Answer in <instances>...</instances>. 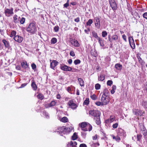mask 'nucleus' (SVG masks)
<instances>
[{
	"mask_svg": "<svg viewBox=\"0 0 147 147\" xmlns=\"http://www.w3.org/2000/svg\"><path fill=\"white\" fill-rule=\"evenodd\" d=\"M77 143L76 141H71L68 143L67 145V147H74L76 146Z\"/></svg>",
	"mask_w": 147,
	"mask_h": 147,
	"instance_id": "20",
	"label": "nucleus"
},
{
	"mask_svg": "<svg viewBox=\"0 0 147 147\" xmlns=\"http://www.w3.org/2000/svg\"><path fill=\"white\" fill-rule=\"evenodd\" d=\"M142 137V135L140 134H138L137 136V140L140 141Z\"/></svg>",
	"mask_w": 147,
	"mask_h": 147,
	"instance_id": "55",
	"label": "nucleus"
},
{
	"mask_svg": "<svg viewBox=\"0 0 147 147\" xmlns=\"http://www.w3.org/2000/svg\"><path fill=\"white\" fill-rule=\"evenodd\" d=\"M26 31L32 34L35 33L37 30V28L36 24L34 22L30 23L28 26L26 27Z\"/></svg>",
	"mask_w": 147,
	"mask_h": 147,
	"instance_id": "2",
	"label": "nucleus"
},
{
	"mask_svg": "<svg viewBox=\"0 0 147 147\" xmlns=\"http://www.w3.org/2000/svg\"><path fill=\"white\" fill-rule=\"evenodd\" d=\"M32 69L34 71H35L36 68V66L34 63H32L31 65Z\"/></svg>",
	"mask_w": 147,
	"mask_h": 147,
	"instance_id": "44",
	"label": "nucleus"
},
{
	"mask_svg": "<svg viewBox=\"0 0 147 147\" xmlns=\"http://www.w3.org/2000/svg\"><path fill=\"white\" fill-rule=\"evenodd\" d=\"M92 23L93 21L92 20L90 19L86 23V25L87 26H90Z\"/></svg>",
	"mask_w": 147,
	"mask_h": 147,
	"instance_id": "40",
	"label": "nucleus"
},
{
	"mask_svg": "<svg viewBox=\"0 0 147 147\" xmlns=\"http://www.w3.org/2000/svg\"><path fill=\"white\" fill-rule=\"evenodd\" d=\"M59 29V27L58 26H55L54 28V31L56 32H57L58 31Z\"/></svg>",
	"mask_w": 147,
	"mask_h": 147,
	"instance_id": "51",
	"label": "nucleus"
},
{
	"mask_svg": "<svg viewBox=\"0 0 147 147\" xmlns=\"http://www.w3.org/2000/svg\"><path fill=\"white\" fill-rule=\"evenodd\" d=\"M81 134L82 137L83 138H85L86 137V133L84 132H82Z\"/></svg>",
	"mask_w": 147,
	"mask_h": 147,
	"instance_id": "57",
	"label": "nucleus"
},
{
	"mask_svg": "<svg viewBox=\"0 0 147 147\" xmlns=\"http://www.w3.org/2000/svg\"><path fill=\"white\" fill-rule=\"evenodd\" d=\"M118 36L117 35L115 34L112 36L111 37L110 35H108V40L111 43L115 42H116L118 39Z\"/></svg>",
	"mask_w": 147,
	"mask_h": 147,
	"instance_id": "9",
	"label": "nucleus"
},
{
	"mask_svg": "<svg viewBox=\"0 0 147 147\" xmlns=\"http://www.w3.org/2000/svg\"><path fill=\"white\" fill-rule=\"evenodd\" d=\"M37 97L40 100H42L44 98V96L43 95L40 93L39 94L37 95Z\"/></svg>",
	"mask_w": 147,
	"mask_h": 147,
	"instance_id": "36",
	"label": "nucleus"
},
{
	"mask_svg": "<svg viewBox=\"0 0 147 147\" xmlns=\"http://www.w3.org/2000/svg\"><path fill=\"white\" fill-rule=\"evenodd\" d=\"M96 21L95 22V26L97 28L99 29L100 28V22L99 18L98 17H96L95 18Z\"/></svg>",
	"mask_w": 147,
	"mask_h": 147,
	"instance_id": "19",
	"label": "nucleus"
},
{
	"mask_svg": "<svg viewBox=\"0 0 147 147\" xmlns=\"http://www.w3.org/2000/svg\"><path fill=\"white\" fill-rule=\"evenodd\" d=\"M13 22L16 23L19 22V19L20 18V17H18V16L16 15H15L13 16Z\"/></svg>",
	"mask_w": 147,
	"mask_h": 147,
	"instance_id": "22",
	"label": "nucleus"
},
{
	"mask_svg": "<svg viewBox=\"0 0 147 147\" xmlns=\"http://www.w3.org/2000/svg\"><path fill=\"white\" fill-rule=\"evenodd\" d=\"M80 62L81 61L80 60L78 59L75 60L74 61V63L76 65L79 64Z\"/></svg>",
	"mask_w": 147,
	"mask_h": 147,
	"instance_id": "45",
	"label": "nucleus"
},
{
	"mask_svg": "<svg viewBox=\"0 0 147 147\" xmlns=\"http://www.w3.org/2000/svg\"><path fill=\"white\" fill-rule=\"evenodd\" d=\"M113 139H115V140L117 142H119V141L120 140V138L119 137V136L118 135L116 136L115 137V136H113Z\"/></svg>",
	"mask_w": 147,
	"mask_h": 147,
	"instance_id": "34",
	"label": "nucleus"
},
{
	"mask_svg": "<svg viewBox=\"0 0 147 147\" xmlns=\"http://www.w3.org/2000/svg\"><path fill=\"white\" fill-rule=\"evenodd\" d=\"M69 54L72 57H74L75 56V53L74 51H71L70 52Z\"/></svg>",
	"mask_w": 147,
	"mask_h": 147,
	"instance_id": "53",
	"label": "nucleus"
},
{
	"mask_svg": "<svg viewBox=\"0 0 147 147\" xmlns=\"http://www.w3.org/2000/svg\"><path fill=\"white\" fill-rule=\"evenodd\" d=\"M115 117L114 116H111L109 119L105 120L106 123H111L113 122L115 120Z\"/></svg>",
	"mask_w": 147,
	"mask_h": 147,
	"instance_id": "18",
	"label": "nucleus"
},
{
	"mask_svg": "<svg viewBox=\"0 0 147 147\" xmlns=\"http://www.w3.org/2000/svg\"><path fill=\"white\" fill-rule=\"evenodd\" d=\"M105 77V75L104 74H100L98 76V80L99 81H103L104 80Z\"/></svg>",
	"mask_w": 147,
	"mask_h": 147,
	"instance_id": "21",
	"label": "nucleus"
},
{
	"mask_svg": "<svg viewBox=\"0 0 147 147\" xmlns=\"http://www.w3.org/2000/svg\"><path fill=\"white\" fill-rule=\"evenodd\" d=\"M113 81L111 80H109L107 82V84L109 86H111L113 84Z\"/></svg>",
	"mask_w": 147,
	"mask_h": 147,
	"instance_id": "49",
	"label": "nucleus"
},
{
	"mask_svg": "<svg viewBox=\"0 0 147 147\" xmlns=\"http://www.w3.org/2000/svg\"><path fill=\"white\" fill-rule=\"evenodd\" d=\"M98 41L100 44V46L102 47H104V44L103 43V42H104L103 40H102L100 38H98Z\"/></svg>",
	"mask_w": 147,
	"mask_h": 147,
	"instance_id": "33",
	"label": "nucleus"
},
{
	"mask_svg": "<svg viewBox=\"0 0 147 147\" xmlns=\"http://www.w3.org/2000/svg\"><path fill=\"white\" fill-rule=\"evenodd\" d=\"M68 104L69 107L73 109H75L77 107V105L72 100L69 101Z\"/></svg>",
	"mask_w": 147,
	"mask_h": 147,
	"instance_id": "13",
	"label": "nucleus"
},
{
	"mask_svg": "<svg viewBox=\"0 0 147 147\" xmlns=\"http://www.w3.org/2000/svg\"><path fill=\"white\" fill-rule=\"evenodd\" d=\"M102 104L103 105L108 104L110 101V98L109 96L106 95L105 93H103L100 100Z\"/></svg>",
	"mask_w": 147,
	"mask_h": 147,
	"instance_id": "3",
	"label": "nucleus"
},
{
	"mask_svg": "<svg viewBox=\"0 0 147 147\" xmlns=\"http://www.w3.org/2000/svg\"><path fill=\"white\" fill-rule=\"evenodd\" d=\"M27 84H26V83L23 84L21 85V86L19 88H23V87H24L25 86L27 85Z\"/></svg>",
	"mask_w": 147,
	"mask_h": 147,
	"instance_id": "60",
	"label": "nucleus"
},
{
	"mask_svg": "<svg viewBox=\"0 0 147 147\" xmlns=\"http://www.w3.org/2000/svg\"><path fill=\"white\" fill-rule=\"evenodd\" d=\"M16 69L18 70H20V67L19 65H17L16 66Z\"/></svg>",
	"mask_w": 147,
	"mask_h": 147,
	"instance_id": "64",
	"label": "nucleus"
},
{
	"mask_svg": "<svg viewBox=\"0 0 147 147\" xmlns=\"http://www.w3.org/2000/svg\"><path fill=\"white\" fill-rule=\"evenodd\" d=\"M71 45L75 47H79L80 46V44L78 41L75 39H72L70 40Z\"/></svg>",
	"mask_w": 147,
	"mask_h": 147,
	"instance_id": "14",
	"label": "nucleus"
},
{
	"mask_svg": "<svg viewBox=\"0 0 147 147\" xmlns=\"http://www.w3.org/2000/svg\"><path fill=\"white\" fill-rule=\"evenodd\" d=\"M68 128H67L63 126L58 127L55 132L59 133V134L61 135V134L62 133L63 134H65L67 129L68 130Z\"/></svg>",
	"mask_w": 147,
	"mask_h": 147,
	"instance_id": "5",
	"label": "nucleus"
},
{
	"mask_svg": "<svg viewBox=\"0 0 147 147\" xmlns=\"http://www.w3.org/2000/svg\"><path fill=\"white\" fill-rule=\"evenodd\" d=\"M80 147H87L86 145L84 144H82L80 145Z\"/></svg>",
	"mask_w": 147,
	"mask_h": 147,
	"instance_id": "61",
	"label": "nucleus"
},
{
	"mask_svg": "<svg viewBox=\"0 0 147 147\" xmlns=\"http://www.w3.org/2000/svg\"><path fill=\"white\" fill-rule=\"evenodd\" d=\"M60 68L62 70L66 71H70L72 70V69L71 67L65 64H60Z\"/></svg>",
	"mask_w": 147,
	"mask_h": 147,
	"instance_id": "6",
	"label": "nucleus"
},
{
	"mask_svg": "<svg viewBox=\"0 0 147 147\" xmlns=\"http://www.w3.org/2000/svg\"><path fill=\"white\" fill-rule=\"evenodd\" d=\"M2 42L4 44L5 47L6 48H9V42L5 39L2 40Z\"/></svg>",
	"mask_w": 147,
	"mask_h": 147,
	"instance_id": "27",
	"label": "nucleus"
},
{
	"mask_svg": "<svg viewBox=\"0 0 147 147\" xmlns=\"http://www.w3.org/2000/svg\"><path fill=\"white\" fill-rule=\"evenodd\" d=\"M42 115L43 116H44L47 119L49 118V116L48 113H47L45 111H43L42 112Z\"/></svg>",
	"mask_w": 147,
	"mask_h": 147,
	"instance_id": "30",
	"label": "nucleus"
},
{
	"mask_svg": "<svg viewBox=\"0 0 147 147\" xmlns=\"http://www.w3.org/2000/svg\"><path fill=\"white\" fill-rule=\"evenodd\" d=\"M14 40L18 43H21L23 40V38L22 37L19 36H15L13 38Z\"/></svg>",
	"mask_w": 147,
	"mask_h": 147,
	"instance_id": "15",
	"label": "nucleus"
},
{
	"mask_svg": "<svg viewBox=\"0 0 147 147\" xmlns=\"http://www.w3.org/2000/svg\"><path fill=\"white\" fill-rule=\"evenodd\" d=\"M122 37L125 42H127V37L125 34H123L122 36Z\"/></svg>",
	"mask_w": 147,
	"mask_h": 147,
	"instance_id": "58",
	"label": "nucleus"
},
{
	"mask_svg": "<svg viewBox=\"0 0 147 147\" xmlns=\"http://www.w3.org/2000/svg\"><path fill=\"white\" fill-rule=\"evenodd\" d=\"M60 121L66 123L68 121V119L67 117H65L61 118Z\"/></svg>",
	"mask_w": 147,
	"mask_h": 147,
	"instance_id": "31",
	"label": "nucleus"
},
{
	"mask_svg": "<svg viewBox=\"0 0 147 147\" xmlns=\"http://www.w3.org/2000/svg\"><path fill=\"white\" fill-rule=\"evenodd\" d=\"M25 19L24 18L22 17L20 21V23L22 24H23L25 22Z\"/></svg>",
	"mask_w": 147,
	"mask_h": 147,
	"instance_id": "48",
	"label": "nucleus"
},
{
	"mask_svg": "<svg viewBox=\"0 0 147 147\" xmlns=\"http://www.w3.org/2000/svg\"><path fill=\"white\" fill-rule=\"evenodd\" d=\"M92 36L95 38H97V40L98 39V38H100V37L98 36L97 33H96L95 32H92Z\"/></svg>",
	"mask_w": 147,
	"mask_h": 147,
	"instance_id": "37",
	"label": "nucleus"
},
{
	"mask_svg": "<svg viewBox=\"0 0 147 147\" xmlns=\"http://www.w3.org/2000/svg\"><path fill=\"white\" fill-rule=\"evenodd\" d=\"M111 6L113 10H115L117 8V5L115 0H109Z\"/></svg>",
	"mask_w": 147,
	"mask_h": 147,
	"instance_id": "12",
	"label": "nucleus"
},
{
	"mask_svg": "<svg viewBox=\"0 0 147 147\" xmlns=\"http://www.w3.org/2000/svg\"><path fill=\"white\" fill-rule=\"evenodd\" d=\"M31 86L32 89L34 90H36L37 88V86L35 82L32 81V83L31 84Z\"/></svg>",
	"mask_w": 147,
	"mask_h": 147,
	"instance_id": "25",
	"label": "nucleus"
},
{
	"mask_svg": "<svg viewBox=\"0 0 147 147\" xmlns=\"http://www.w3.org/2000/svg\"><path fill=\"white\" fill-rule=\"evenodd\" d=\"M56 102L55 101H52L50 103H47L46 104L45 107L46 108H48L53 107L56 105Z\"/></svg>",
	"mask_w": 147,
	"mask_h": 147,
	"instance_id": "17",
	"label": "nucleus"
},
{
	"mask_svg": "<svg viewBox=\"0 0 147 147\" xmlns=\"http://www.w3.org/2000/svg\"><path fill=\"white\" fill-rule=\"evenodd\" d=\"M16 31L13 30L11 32V34H10V36L11 37H12L13 36H15V35L16 34Z\"/></svg>",
	"mask_w": 147,
	"mask_h": 147,
	"instance_id": "41",
	"label": "nucleus"
},
{
	"mask_svg": "<svg viewBox=\"0 0 147 147\" xmlns=\"http://www.w3.org/2000/svg\"><path fill=\"white\" fill-rule=\"evenodd\" d=\"M91 53L92 56L95 57H96L97 56V52L95 50H91Z\"/></svg>",
	"mask_w": 147,
	"mask_h": 147,
	"instance_id": "35",
	"label": "nucleus"
},
{
	"mask_svg": "<svg viewBox=\"0 0 147 147\" xmlns=\"http://www.w3.org/2000/svg\"><path fill=\"white\" fill-rule=\"evenodd\" d=\"M89 103V100L88 98H86V100H84L83 104L88 105Z\"/></svg>",
	"mask_w": 147,
	"mask_h": 147,
	"instance_id": "38",
	"label": "nucleus"
},
{
	"mask_svg": "<svg viewBox=\"0 0 147 147\" xmlns=\"http://www.w3.org/2000/svg\"><path fill=\"white\" fill-rule=\"evenodd\" d=\"M144 18L147 19V12L144 13L143 15Z\"/></svg>",
	"mask_w": 147,
	"mask_h": 147,
	"instance_id": "59",
	"label": "nucleus"
},
{
	"mask_svg": "<svg viewBox=\"0 0 147 147\" xmlns=\"http://www.w3.org/2000/svg\"><path fill=\"white\" fill-rule=\"evenodd\" d=\"M13 9L11 7L10 9L5 8L4 9V13L5 16L7 17H9L13 14Z\"/></svg>",
	"mask_w": 147,
	"mask_h": 147,
	"instance_id": "4",
	"label": "nucleus"
},
{
	"mask_svg": "<svg viewBox=\"0 0 147 147\" xmlns=\"http://www.w3.org/2000/svg\"><path fill=\"white\" fill-rule=\"evenodd\" d=\"M90 97L93 100H96L97 98V97L96 95L95 94H93L90 96Z\"/></svg>",
	"mask_w": 147,
	"mask_h": 147,
	"instance_id": "43",
	"label": "nucleus"
},
{
	"mask_svg": "<svg viewBox=\"0 0 147 147\" xmlns=\"http://www.w3.org/2000/svg\"><path fill=\"white\" fill-rule=\"evenodd\" d=\"M141 104L144 108L147 109V101L142 100Z\"/></svg>",
	"mask_w": 147,
	"mask_h": 147,
	"instance_id": "29",
	"label": "nucleus"
},
{
	"mask_svg": "<svg viewBox=\"0 0 147 147\" xmlns=\"http://www.w3.org/2000/svg\"><path fill=\"white\" fill-rule=\"evenodd\" d=\"M79 126L81 127V129L84 131L88 130L90 131L92 129V126L89 123L87 122H83L79 124Z\"/></svg>",
	"mask_w": 147,
	"mask_h": 147,
	"instance_id": "1",
	"label": "nucleus"
},
{
	"mask_svg": "<svg viewBox=\"0 0 147 147\" xmlns=\"http://www.w3.org/2000/svg\"><path fill=\"white\" fill-rule=\"evenodd\" d=\"M78 80L80 86L84 87V82L83 80L81 78H79L78 79Z\"/></svg>",
	"mask_w": 147,
	"mask_h": 147,
	"instance_id": "24",
	"label": "nucleus"
},
{
	"mask_svg": "<svg viewBox=\"0 0 147 147\" xmlns=\"http://www.w3.org/2000/svg\"><path fill=\"white\" fill-rule=\"evenodd\" d=\"M128 39L129 45L133 49H135V45L134 43L133 36H129Z\"/></svg>",
	"mask_w": 147,
	"mask_h": 147,
	"instance_id": "11",
	"label": "nucleus"
},
{
	"mask_svg": "<svg viewBox=\"0 0 147 147\" xmlns=\"http://www.w3.org/2000/svg\"><path fill=\"white\" fill-rule=\"evenodd\" d=\"M98 136L97 135H96L92 137V139L94 140H96L97 139V138Z\"/></svg>",
	"mask_w": 147,
	"mask_h": 147,
	"instance_id": "63",
	"label": "nucleus"
},
{
	"mask_svg": "<svg viewBox=\"0 0 147 147\" xmlns=\"http://www.w3.org/2000/svg\"><path fill=\"white\" fill-rule=\"evenodd\" d=\"M94 120H95V122L97 125H99L100 124V115L96 117H94Z\"/></svg>",
	"mask_w": 147,
	"mask_h": 147,
	"instance_id": "23",
	"label": "nucleus"
},
{
	"mask_svg": "<svg viewBox=\"0 0 147 147\" xmlns=\"http://www.w3.org/2000/svg\"><path fill=\"white\" fill-rule=\"evenodd\" d=\"M57 42V39L55 37L52 38L51 40V44H55Z\"/></svg>",
	"mask_w": 147,
	"mask_h": 147,
	"instance_id": "32",
	"label": "nucleus"
},
{
	"mask_svg": "<svg viewBox=\"0 0 147 147\" xmlns=\"http://www.w3.org/2000/svg\"><path fill=\"white\" fill-rule=\"evenodd\" d=\"M133 113L136 116H142L144 113V111L140 109H133L132 110Z\"/></svg>",
	"mask_w": 147,
	"mask_h": 147,
	"instance_id": "8",
	"label": "nucleus"
},
{
	"mask_svg": "<svg viewBox=\"0 0 147 147\" xmlns=\"http://www.w3.org/2000/svg\"><path fill=\"white\" fill-rule=\"evenodd\" d=\"M67 91L68 92L71 94V92L72 91V90L70 87H68L67 88Z\"/></svg>",
	"mask_w": 147,
	"mask_h": 147,
	"instance_id": "56",
	"label": "nucleus"
},
{
	"mask_svg": "<svg viewBox=\"0 0 147 147\" xmlns=\"http://www.w3.org/2000/svg\"><path fill=\"white\" fill-rule=\"evenodd\" d=\"M117 134L118 136L121 137L122 138H124L126 136L124 130L120 128H119L118 129Z\"/></svg>",
	"mask_w": 147,
	"mask_h": 147,
	"instance_id": "10",
	"label": "nucleus"
},
{
	"mask_svg": "<svg viewBox=\"0 0 147 147\" xmlns=\"http://www.w3.org/2000/svg\"><path fill=\"white\" fill-rule=\"evenodd\" d=\"M58 64V62L57 61L53 60L51 63L50 67L53 70H55V67Z\"/></svg>",
	"mask_w": 147,
	"mask_h": 147,
	"instance_id": "16",
	"label": "nucleus"
},
{
	"mask_svg": "<svg viewBox=\"0 0 147 147\" xmlns=\"http://www.w3.org/2000/svg\"><path fill=\"white\" fill-rule=\"evenodd\" d=\"M115 67L116 68L119 70H121L122 68V65L119 63L116 64Z\"/></svg>",
	"mask_w": 147,
	"mask_h": 147,
	"instance_id": "28",
	"label": "nucleus"
},
{
	"mask_svg": "<svg viewBox=\"0 0 147 147\" xmlns=\"http://www.w3.org/2000/svg\"><path fill=\"white\" fill-rule=\"evenodd\" d=\"M21 65L23 68L25 69L27 68L29 66L26 61H23L21 63Z\"/></svg>",
	"mask_w": 147,
	"mask_h": 147,
	"instance_id": "26",
	"label": "nucleus"
},
{
	"mask_svg": "<svg viewBox=\"0 0 147 147\" xmlns=\"http://www.w3.org/2000/svg\"><path fill=\"white\" fill-rule=\"evenodd\" d=\"M100 85L98 83L96 84L95 85V88L96 90H98L100 89Z\"/></svg>",
	"mask_w": 147,
	"mask_h": 147,
	"instance_id": "42",
	"label": "nucleus"
},
{
	"mask_svg": "<svg viewBox=\"0 0 147 147\" xmlns=\"http://www.w3.org/2000/svg\"><path fill=\"white\" fill-rule=\"evenodd\" d=\"M95 104L98 106H103L102 104L101 101H97L95 102Z\"/></svg>",
	"mask_w": 147,
	"mask_h": 147,
	"instance_id": "50",
	"label": "nucleus"
},
{
	"mask_svg": "<svg viewBox=\"0 0 147 147\" xmlns=\"http://www.w3.org/2000/svg\"><path fill=\"white\" fill-rule=\"evenodd\" d=\"M89 114L90 116L96 117L100 115L99 112L97 110H90L89 111Z\"/></svg>",
	"mask_w": 147,
	"mask_h": 147,
	"instance_id": "7",
	"label": "nucleus"
},
{
	"mask_svg": "<svg viewBox=\"0 0 147 147\" xmlns=\"http://www.w3.org/2000/svg\"><path fill=\"white\" fill-rule=\"evenodd\" d=\"M118 125V123H116L113 125L112 127L114 129H116Z\"/></svg>",
	"mask_w": 147,
	"mask_h": 147,
	"instance_id": "52",
	"label": "nucleus"
},
{
	"mask_svg": "<svg viewBox=\"0 0 147 147\" xmlns=\"http://www.w3.org/2000/svg\"><path fill=\"white\" fill-rule=\"evenodd\" d=\"M74 21L76 22H78L80 21V18L79 17H78L77 18H76L74 20Z\"/></svg>",
	"mask_w": 147,
	"mask_h": 147,
	"instance_id": "62",
	"label": "nucleus"
},
{
	"mask_svg": "<svg viewBox=\"0 0 147 147\" xmlns=\"http://www.w3.org/2000/svg\"><path fill=\"white\" fill-rule=\"evenodd\" d=\"M77 138V135L76 133H74L73 135L72 136V139L73 140H75Z\"/></svg>",
	"mask_w": 147,
	"mask_h": 147,
	"instance_id": "39",
	"label": "nucleus"
},
{
	"mask_svg": "<svg viewBox=\"0 0 147 147\" xmlns=\"http://www.w3.org/2000/svg\"><path fill=\"white\" fill-rule=\"evenodd\" d=\"M107 35V32L105 31H103L102 32V36L105 37Z\"/></svg>",
	"mask_w": 147,
	"mask_h": 147,
	"instance_id": "47",
	"label": "nucleus"
},
{
	"mask_svg": "<svg viewBox=\"0 0 147 147\" xmlns=\"http://www.w3.org/2000/svg\"><path fill=\"white\" fill-rule=\"evenodd\" d=\"M131 15L133 16V17H134V18H135V17H134V14H135V16H138V18H140V16H139L138 15V13L136 11H135L134 13H133V12H131Z\"/></svg>",
	"mask_w": 147,
	"mask_h": 147,
	"instance_id": "46",
	"label": "nucleus"
},
{
	"mask_svg": "<svg viewBox=\"0 0 147 147\" xmlns=\"http://www.w3.org/2000/svg\"><path fill=\"white\" fill-rule=\"evenodd\" d=\"M137 58L138 59V61L139 63H142L143 62V61L142 59L140 58V56H137Z\"/></svg>",
	"mask_w": 147,
	"mask_h": 147,
	"instance_id": "54",
	"label": "nucleus"
}]
</instances>
